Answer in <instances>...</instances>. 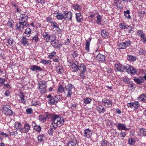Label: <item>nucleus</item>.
<instances>
[{
  "label": "nucleus",
  "instance_id": "nucleus-1",
  "mask_svg": "<svg viewBox=\"0 0 146 146\" xmlns=\"http://www.w3.org/2000/svg\"><path fill=\"white\" fill-rule=\"evenodd\" d=\"M20 17L21 19L19 23L17 24L16 26L19 30H21L23 29L24 27H27L29 25L26 23L28 18L27 15L23 14H21Z\"/></svg>",
  "mask_w": 146,
  "mask_h": 146
},
{
  "label": "nucleus",
  "instance_id": "nucleus-2",
  "mask_svg": "<svg viewBox=\"0 0 146 146\" xmlns=\"http://www.w3.org/2000/svg\"><path fill=\"white\" fill-rule=\"evenodd\" d=\"M51 119L53 121L52 123L54 125H56L57 127L61 126L64 122L63 117H60L59 115L55 114L51 115Z\"/></svg>",
  "mask_w": 146,
  "mask_h": 146
},
{
  "label": "nucleus",
  "instance_id": "nucleus-3",
  "mask_svg": "<svg viewBox=\"0 0 146 146\" xmlns=\"http://www.w3.org/2000/svg\"><path fill=\"white\" fill-rule=\"evenodd\" d=\"M72 88L73 86L70 84H69L65 86L64 88V93L66 94H67V97H69L72 94Z\"/></svg>",
  "mask_w": 146,
  "mask_h": 146
},
{
  "label": "nucleus",
  "instance_id": "nucleus-4",
  "mask_svg": "<svg viewBox=\"0 0 146 146\" xmlns=\"http://www.w3.org/2000/svg\"><path fill=\"white\" fill-rule=\"evenodd\" d=\"M39 85V89L41 93L42 94H44L46 92V86L44 82L40 81L38 82Z\"/></svg>",
  "mask_w": 146,
  "mask_h": 146
},
{
  "label": "nucleus",
  "instance_id": "nucleus-5",
  "mask_svg": "<svg viewBox=\"0 0 146 146\" xmlns=\"http://www.w3.org/2000/svg\"><path fill=\"white\" fill-rule=\"evenodd\" d=\"M10 106L8 105H4L3 108V112L6 114L12 115L13 113L12 111L9 108Z\"/></svg>",
  "mask_w": 146,
  "mask_h": 146
},
{
  "label": "nucleus",
  "instance_id": "nucleus-6",
  "mask_svg": "<svg viewBox=\"0 0 146 146\" xmlns=\"http://www.w3.org/2000/svg\"><path fill=\"white\" fill-rule=\"evenodd\" d=\"M131 44V42L129 40L125 41V42L120 43L119 45L120 49H125L127 46H128Z\"/></svg>",
  "mask_w": 146,
  "mask_h": 146
},
{
  "label": "nucleus",
  "instance_id": "nucleus-7",
  "mask_svg": "<svg viewBox=\"0 0 146 146\" xmlns=\"http://www.w3.org/2000/svg\"><path fill=\"white\" fill-rule=\"evenodd\" d=\"M70 66V69L73 72H76L79 70L78 63L77 62L72 63Z\"/></svg>",
  "mask_w": 146,
  "mask_h": 146
},
{
  "label": "nucleus",
  "instance_id": "nucleus-8",
  "mask_svg": "<svg viewBox=\"0 0 146 146\" xmlns=\"http://www.w3.org/2000/svg\"><path fill=\"white\" fill-rule=\"evenodd\" d=\"M127 67L128 68H127L126 72H127L128 73L133 74H135L137 73L136 69L134 68L131 66L128 65Z\"/></svg>",
  "mask_w": 146,
  "mask_h": 146
},
{
  "label": "nucleus",
  "instance_id": "nucleus-9",
  "mask_svg": "<svg viewBox=\"0 0 146 146\" xmlns=\"http://www.w3.org/2000/svg\"><path fill=\"white\" fill-rule=\"evenodd\" d=\"M116 127L117 129L119 130H124L128 131L129 129L126 127V125L123 124L119 123L117 125Z\"/></svg>",
  "mask_w": 146,
  "mask_h": 146
},
{
  "label": "nucleus",
  "instance_id": "nucleus-10",
  "mask_svg": "<svg viewBox=\"0 0 146 146\" xmlns=\"http://www.w3.org/2000/svg\"><path fill=\"white\" fill-rule=\"evenodd\" d=\"M121 2L122 0H115L113 5L116 6L117 8L121 9L123 8V6L121 4Z\"/></svg>",
  "mask_w": 146,
  "mask_h": 146
},
{
  "label": "nucleus",
  "instance_id": "nucleus-11",
  "mask_svg": "<svg viewBox=\"0 0 146 146\" xmlns=\"http://www.w3.org/2000/svg\"><path fill=\"white\" fill-rule=\"evenodd\" d=\"M64 19L66 20H71L72 19V13L70 12H68L66 13L65 12L64 13Z\"/></svg>",
  "mask_w": 146,
  "mask_h": 146
},
{
  "label": "nucleus",
  "instance_id": "nucleus-12",
  "mask_svg": "<svg viewBox=\"0 0 146 146\" xmlns=\"http://www.w3.org/2000/svg\"><path fill=\"white\" fill-rule=\"evenodd\" d=\"M79 70L82 74H84L86 71V65L83 64H81L79 67Z\"/></svg>",
  "mask_w": 146,
  "mask_h": 146
},
{
  "label": "nucleus",
  "instance_id": "nucleus-13",
  "mask_svg": "<svg viewBox=\"0 0 146 146\" xmlns=\"http://www.w3.org/2000/svg\"><path fill=\"white\" fill-rule=\"evenodd\" d=\"M30 125L28 124H26L24 125L23 127H22L21 132L23 133H27L30 129Z\"/></svg>",
  "mask_w": 146,
  "mask_h": 146
},
{
  "label": "nucleus",
  "instance_id": "nucleus-14",
  "mask_svg": "<svg viewBox=\"0 0 146 146\" xmlns=\"http://www.w3.org/2000/svg\"><path fill=\"white\" fill-rule=\"evenodd\" d=\"M56 127L57 126L54 125L52 123L50 126V129L48 131V134L50 135H52L54 131L56 129Z\"/></svg>",
  "mask_w": 146,
  "mask_h": 146
},
{
  "label": "nucleus",
  "instance_id": "nucleus-15",
  "mask_svg": "<svg viewBox=\"0 0 146 146\" xmlns=\"http://www.w3.org/2000/svg\"><path fill=\"white\" fill-rule=\"evenodd\" d=\"M47 98H49L48 101V102L49 104H55L54 99V97H52L51 94L48 95L46 97Z\"/></svg>",
  "mask_w": 146,
  "mask_h": 146
},
{
  "label": "nucleus",
  "instance_id": "nucleus-16",
  "mask_svg": "<svg viewBox=\"0 0 146 146\" xmlns=\"http://www.w3.org/2000/svg\"><path fill=\"white\" fill-rule=\"evenodd\" d=\"M96 58L99 61H104L105 60V56L100 53L96 56Z\"/></svg>",
  "mask_w": 146,
  "mask_h": 146
},
{
  "label": "nucleus",
  "instance_id": "nucleus-17",
  "mask_svg": "<svg viewBox=\"0 0 146 146\" xmlns=\"http://www.w3.org/2000/svg\"><path fill=\"white\" fill-rule=\"evenodd\" d=\"M133 80L135 82L139 84H140L141 83H143L144 82L143 77L141 76H140L138 78H134Z\"/></svg>",
  "mask_w": 146,
  "mask_h": 146
},
{
  "label": "nucleus",
  "instance_id": "nucleus-18",
  "mask_svg": "<svg viewBox=\"0 0 146 146\" xmlns=\"http://www.w3.org/2000/svg\"><path fill=\"white\" fill-rule=\"evenodd\" d=\"M102 102L104 103L105 106L107 105L109 107H111L112 106V102L109 100H102Z\"/></svg>",
  "mask_w": 146,
  "mask_h": 146
},
{
  "label": "nucleus",
  "instance_id": "nucleus-19",
  "mask_svg": "<svg viewBox=\"0 0 146 146\" xmlns=\"http://www.w3.org/2000/svg\"><path fill=\"white\" fill-rule=\"evenodd\" d=\"M76 18L78 22H81L83 21V17L80 13H77L76 14Z\"/></svg>",
  "mask_w": 146,
  "mask_h": 146
},
{
  "label": "nucleus",
  "instance_id": "nucleus-20",
  "mask_svg": "<svg viewBox=\"0 0 146 146\" xmlns=\"http://www.w3.org/2000/svg\"><path fill=\"white\" fill-rule=\"evenodd\" d=\"M92 38H90L88 40H86V42L85 49L86 51L87 52L89 51V46L90 45V42Z\"/></svg>",
  "mask_w": 146,
  "mask_h": 146
},
{
  "label": "nucleus",
  "instance_id": "nucleus-21",
  "mask_svg": "<svg viewBox=\"0 0 146 146\" xmlns=\"http://www.w3.org/2000/svg\"><path fill=\"white\" fill-rule=\"evenodd\" d=\"M15 128L21 132L22 126L21 124L18 122H15Z\"/></svg>",
  "mask_w": 146,
  "mask_h": 146
},
{
  "label": "nucleus",
  "instance_id": "nucleus-22",
  "mask_svg": "<svg viewBox=\"0 0 146 146\" xmlns=\"http://www.w3.org/2000/svg\"><path fill=\"white\" fill-rule=\"evenodd\" d=\"M84 135L87 137H91L92 135L91 131L89 129H85L84 131Z\"/></svg>",
  "mask_w": 146,
  "mask_h": 146
},
{
  "label": "nucleus",
  "instance_id": "nucleus-23",
  "mask_svg": "<svg viewBox=\"0 0 146 146\" xmlns=\"http://www.w3.org/2000/svg\"><path fill=\"white\" fill-rule=\"evenodd\" d=\"M30 69L33 71H41L42 70L41 68L39 66L36 65H33L31 66Z\"/></svg>",
  "mask_w": 146,
  "mask_h": 146
},
{
  "label": "nucleus",
  "instance_id": "nucleus-24",
  "mask_svg": "<svg viewBox=\"0 0 146 146\" xmlns=\"http://www.w3.org/2000/svg\"><path fill=\"white\" fill-rule=\"evenodd\" d=\"M77 144V140L76 139L72 140L68 143L67 146H76Z\"/></svg>",
  "mask_w": 146,
  "mask_h": 146
},
{
  "label": "nucleus",
  "instance_id": "nucleus-25",
  "mask_svg": "<svg viewBox=\"0 0 146 146\" xmlns=\"http://www.w3.org/2000/svg\"><path fill=\"white\" fill-rule=\"evenodd\" d=\"M138 99L141 102H146V96L144 94L141 95L139 97Z\"/></svg>",
  "mask_w": 146,
  "mask_h": 146
},
{
  "label": "nucleus",
  "instance_id": "nucleus-26",
  "mask_svg": "<svg viewBox=\"0 0 146 146\" xmlns=\"http://www.w3.org/2000/svg\"><path fill=\"white\" fill-rule=\"evenodd\" d=\"M97 110L99 113H104L105 111L104 107L101 105L98 106L97 107Z\"/></svg>",
  "mask_w": 146,
  "mask_h": 146
},
{
  "label": "nucleus",
  "instance_id": "nucleus-27",
  "mask_svg": "<svg viewBox=\"0 0 146 146\" xmlns=\"http://www.w3.org/2000/svg\"><path fill=\"white\" fill-rule=\"evenodd\" d=\"M138 134L141 136H146V130L144 129H141Z\"/></svg>",
  "mask_w": 146,
  "mask_h": 146
},
{
  "label": "nucleus",
  "instance_id": "nucleus-28",
  "mask_svg": "<svg viewBox=\"0 0 146 146\" xmlns=\"http://www.w3.org/2000/svg\"><path fill=\"white\" fill-rule=\"evenodd\" d=\"M119 27L122 29H129V27L131 28V27L127 25L126 24L124 23H120L119 25Z\"/></svg>",
  "mask_w": 146,
  "mask_h": 146
},
{
  "label": "nucleus",
  "instance_id": "nucleus-29",
  "mask_svg": "<svg viewBox=\"0 0 146 146\" xmlns=\"http://www.w3.org/2000/svg\"><path fill=\"white\" fill-rule=\"evenodd\" d=\"M48 117V116L47 114L45 115H40L39 117V120L41 122H44L46 120V119Z\"/></svg>",
  "mask_w": 146,
  "mask_h": 146
},
{
  "label": "nucleus",
  "instance_id": "nucleus-30",
  "mask_svg": "<svg viewBox=\"0 0 146 146\" xmlns=\"http://www.w3.org/2000/svg\"><path fill=\"white\" fill-rule=\"evenodd\" d=\"M127 58L128 60L132 62L134 61L136 59V57L130 55H128L127 56Z\"/></svg>",
  "mask_w": 146,
  "mask_h": 146
},
{
  "label": "nucleus",
  "instance_id": "nucleus-31",
  "mask_svg": "<svg viewBox=\"0 0 146 146\" xmlns=\"http://www.w3.org/2000/svg\"><path fill=\"white\" fill-rule=\"evenodd\" d=\"M96 17L97 18V20H96L97 24L98 25H101L102 22V16L99 14H98V15L96 16Z\"/></svg>",
  "mask_w": 146,
  "mask_h": 146
},
{
  "label": "nucleus",
  "instance_id": "nucleus-32",
  "mask_svg": "<svg viewBox=\"0 0 146 146\" xmlns=\"http://www.w3.org/2000/svg\"><path fill=\"white\" fill-rule=\"evenodd\" d=\"M57 14L56 17L59 20H62L63 19H64V14H62L59 13H57Z\"/></svg>",
  "mask_w": 146,
  "mask_h": 146
},
{
  "label": "nucleus",
  "instance_id": "nucleus-33",
  "mask_svg": "<svg viewBox=\"0 0 146 146\" xmlns=\"http://www.w3.org/2000/svg\"><path fill=\"white\" fill-rule=\"evenodd\" d=\"M56 71L58 73H62L63 71L62 67L58 66L56 69Z\"/></svg>",
  "mask_w": 146,
  "mask_h": 146
},
{
  "label": "nucleus",
  "instance_id": "nucleus-34",
  "mask_svg": "<svg viewBox=\"0 0 146 146\" xmlns=\"http://www.w3.org/2000/svg\"><path fill=\"white\" fill-rule=\"evenodd\" d=\"M73 8L75 10L79 11L81 9L82 7L81 6L79 5H73Z\"/></svg>",
  "mask_w": 146,
  "mask_h": 146
},
{
  "label": "nucleus",
  "instance_id": "nucleus-35",
  "mask_svg": "<svg viewBox=\"0 0 146 146\" xmlns=\"http://www.w3.org/2000/svg\"><path fill=\"white\" fill-rule=\"evenodd\" d=\"M50 23H51V25L54 28H57L58 29H59V27L56 22L50 21Z\"/></svg>",
  "mask_w": 146,
  "mask_h": 146
},
{
  "label": "nucleus",
  "instance_id": "nucleus-36",
  "mask_svg": "<svg viewBox=\"0 0 146 146\" xmlns=\"http://www.w3.org/2000/svg\"><path fill=\"white\" fill-rule=\"evenodd\" d=\"M62 44L61 43H59V42H56L54 44L53 46L55 48H58L59 49H60V47L62 46Z\"/></svg>",
  "mask_w": 146,
  "mask_h": 146
},
{
  "label": "nucleus",
  "instance_id": "nucleus-37",
  "mask_svg": "<svg viewBox=\"0 0 146 146\" xmlns=\"http://www.w3.org/2000/svg\"><path fill=\"white\" fill-rule=\"evenodd\" d=\"M130 12L129 10H128L124 12V15L127 19H130L131 17L129 15Z\"/></svg>",
  "mask_w": 146,
  "mask_h": 146
},
{
  "label": "nucleus",
  "instance_id": "nucleus-38",
  "mask_svg": "<svg viewBox=\"0 0 146 146\" xmlns=\"http://www.w3.org/2000/svg\"><path fill=\"white\" fill-rule=\"evenodd\" d=\"M109 33L106 30H103L101 31V35L102 36H108Z\"/></svg>",
  "mask_w": 146,
  "mask_h": 146
},
{
  "label": "nucleus",
  "instance_id": "nucleus-39",
  "mask_svg": "<svg viewBox=\"0 0 146 146\" xmlns=\"http://www.w3.org/2000/svg\"><path fill=\"white\" fill-rule=\"evenodd\" d=\"M121 66V72H124V70L126 71H127V68L128 67V65H126V66H124L121 64H120Z\"/></svg>",
  "mask_w": 146,
  "mask_h": 146
},
{
  "label": "nucleus",
  "instance_id": "nucleus-40",
  "mask_svg": "<svg viewBox=\"0 0 146 146\" xmlns=\"http://www.w3.org/2000/svg\"><path fill=\"white\" fill-rule=\"evenodd\" d=\"M54 97L55 103H56L58 101H59L61 99V96L58 95H56Z\"/></svg>",
  "mask_w": 146,
  "mask_h": 146
},
{
  "label": "nucleus",
  "instance_id": "nucleus-41",
  "mask_svg": "<svg viewBox=\"0 0 146 146\" xmlns=\"http://www.w3.org/2000/svg\"><path fill=\"white\" fill-rule=\"evenodd\" d=\"M44 136L42 135H38L37 137L38 141L40 142H41L43 141Z\"/></svg>",
  "mask_w": 146,
  "mask_h": 146
},
{
  "label": "nucleus",
  "instance_id": "nucleus-42",
  "mask_svg": "<svg viewBox=\"0 0 146 146\" xmlns=\"http://www.w3.org/2000/svg\"><path fill=\"white\" fill-rule=\"evenodd\" d=\"M137 35L140 36H145V34L141 30H139L137 32Z\"/></svg>",
  "mask_w": 146,
  "mask_h": 146
},
{
  "label": "nucleus",
  "instance_id": "nucleus-43",
  "mask_svg": "<svg viewBox=\"0 0 146 146\" xmlns=\"http://www.w3.org/2000/svg\"><path fill=\"white\" fill-rule=\"evenodd\" d=\"M91 100L90 98H86L84 99V102L86 104H88L90 103Z\"/></svg>",
  "mask_w": 146,
  "mask_h": 146
},
{
  "label": "nucleus",
  "instance_id": "nucleus-44",
  "mask_svg": "<svg viewBox=\"0 0 146 146\" xmlns=\"http://www.w3.org/2000/svg\"><path fill=\"white\" fill-rule=\"evenodd\" d=\"M115 70H116V71H119L120 72H121V69L120 64H115Z\"/></svg>",
  "mask_w": 146,
  "mask_h": 146
},
{
  "label": "nucleus",
  "instance_id": "nucleus-45",
  "mask_svg": "<svg viewBox=\"0 0 146 146\" xmlns=\"http://www.w3.org/2000/svg\"><path fill=\"white\" fill-rule=\"evenodd\" d=\"M21 95L20 96V97L21 98V101L22 103H25V102L24 100V96L23 95V93H21Z\"/></svg>",
  "mask_w": 146,
  "mask_h": 146
},
{
  "label": "nucleus",
  "instance_id": "nucleus-46",
  "mask_svg": "<svg viewBox=\"0 0 146 146\" xmlns=\"http://www.w3.org/2000/svg\"><path fill=\"white\" fill-rule=\"evenodd\" d=\"M128 142L129 144L131 145L134 144L135 142V141L132 138H129Z\"/></svg>",
  "mask_w": 146,
  "mask_h": 146
},
{
  "label": "nucleus",
  "instance_id": "nucleus-47",
  "mask_svg": "<svg viewBox=\"0 0 146 146\" xmlns=\"http://www.w3.org/2000/svg\"><path fill=\"white\" fill-rule=\"evenodd\" d=\"M56 54V52L54 51L53 52L51 53L48 56V57L50 59L52 58L53 57L55 56V55Z\"/></svg>",
  "mask_w": 146,
  "mask_h": 146
},
{
  "label": "nucleus",
  "instance_id": "nucleus-48",
  "mask_svg": "<svg viewBox=\"0 0 146 146\" xmlns=\"http://www.w3.org/2000/svg\"><path fill=\"white\" fill-rule=\"evenodd\" d=\"M13 40L12 38H10L7 40V45H11L13 43Z\"/></svg>",
  "mask_w": 146,
  "mask_h": 146
},
{
  "label": "nucleus",
  "instance_id": "nucleus-49",
  "mask_svg": "<svg viewBox=\"0 0 146 146\" xmlns=\"http://www.w3.org/2000/svg\"><path fill=\"white\" fill-rule=\"evenodd\" d=\"M13 21H9L7 24V25L10 28H11L13 27Z\"/></svg>",
  "mask_w": 146,
  "mask_h": 146
},
{
  "label": "nucleus",
  "instance_id": "nucleus-50",
  "mask_svg": "<svg viewBox=\"0 0 146 146\" xmlns=\"http://www.w3.org/2000/svg\"><path fill=\"white\" fill-rule=\"evenodd\" d=\"M64 89L63 88L62 86V85H60L58 88V91L60 93H62V92H64Z\"/></svg>",
  "mask_w": 146,
  "mask_h": 146
},
{
  "label": "nucleus",
  "instance_id": "nucleus-51",
  "mask_svg": "<svg viewBox=\"0 0 146 146\" xmlns=\"http://www.w3.org/2000/svg\"><path fill=\"white\" fill-rule=\"evenodd\" d=\"M22 43L24 45L26 44H27L28 42L26 38L25 37H23L21 41Z\"/></svg>",
  "mask_w": 146,
  "mask_h": 146
},
{
  "label": "nucleus",
  "instance_id": "nucleus-52",
  "mask_svg": "<svg viewBox=\"0 0 146 146\" xmlns=\"http://www.w3.org/2000/svg\"><path fill=\"white\" fill-rule=\"evenodd\" d=\"M50 62V61L49 60H47L43 59L41 60V62L44 64H46L49 63Z\"/></svg>",
  "mask_w": 146,
  "mask_h": 146
},
{
  "label": "nucleus",
  "instance_id": "nucleus-53",
  "mask_svg": "<svg viewBox=\"0 0 146 146\" xmlns=\"http://www.w3.org/2000/svg\"><path fill=\"white\" fill-rule=\"evenodd\" d=\"M5 80V79L0 77V86L4 85Z\"/></svg>",
  "mask_w": 146,
  "mask_h": 146
},
{
  "label": "nucleus",
  "instance_id": "nucleus-54",
  "mask_svg": "<svg viewBox=\"0 0 146 146\" xmlns=\"http://www.w3.org/2000/svg\"><path fill=\"white\" fill-rule=\"evenodd\" d=\"M123 82L128 83L129 81V79L127 78H123L122 80Z\"/></svg>",
  "mask_w": 146,
  "mask_h": 146
},
{
  "label": "nucleus",
  "instance_id": "nucleus-55",
  "mask_svg": "<svg viewBox=\"0 0 146 146\" xmlns=\"http://www.w3.org/2000/svg\"><path fill=\"white\" fill-rule=\"evenodd\" d=\"M56 37H53V38H51V40H52V41H51V44L53 46L56 42V41L55 40Z\"/></svg>",
  "mask_w": 146,
  "mask_h": 146
},
{
  "label": "nucleus",
  "instance_id": "nucleus-56",
  "mask_svg": "<svg viewBox=\"0 0 146 146\" xmlns=\"http://www.w3.org/2000/svg\"><path fill=\"white\" fill-rule=\"evenodd\" d=\"M31 32L30 29L27 28L25 29V33L26 34H29L31 33Z\"/></svg>",
  "mask_w": 146,
  "mask_h": 146
},
{
  "label": "nucleus",
  "instance_id": "nucleus-57",
  "mask_svg": "<svg viewBox=\"0 0 146 146\" xmlns=\"http://www.w3.org/2000/svg\"><path fill=\"white\" fill-rule=\"evenodd\" d=\"M44 38H46V42H51V41H52L51 40H51V38H53V37H44Z\"/></svg>",
  "mask_w": 146,
  "mask_h": 146
},
{
  "label": "nucleus",
  "instance_id": "nucleus-58",
  "mask_svg": "<svg viewBox=\"0 0 146 146\" xmlns=\"http://www.w3.org/2000/svg\"><path fill=\"white\" fill-rule=\"evenodd\" d=\"M35 129L37 131H39L41 130V128L39 125H37L35 128Z\"/></svg>",
  "mask_w": 146,
  "mask_h": 146
},
{
  "label": "nucleus",
  "instance_id": "nucleus-59",
  "mask_svg": "<svg viewBox=\"0 0 146 146\" xmlns=\"http://www.w3.org/2000/svg\"><path fill=\"white\" fill-rule=\"evenodd\" d=\"M134 106H135V108L136 109H137L138 107L139 106V104L138 103V102H135L134 103Z\"/></svg>",
  "mask_w": 146,
  "mask_h": 146
},
{
  "label": "nucleus",
  "instance_id": "nucleus-60",
  "mask_svg": "<svg viewBox=\"0 0 146 146\" xmlns=\"http://www.w3.org/2000/svg\"><path fill=\"white\" fill-rule=\"evenodd\" d=\"M127 106L132 108V107L134 106V103L132 102H130V103H128L127 104Z\"/></svg>",
  "mask_w": 146,
  "mask_h": 146
},
{
  "label": "nucleus",
  "instance_id": "nucleus-61",
  "mask_svg": "<svg viewBox=\"0 0 146 146\" xmlns=\"http://www.w3.org/2000/svg\"><path fill=\"white\" fill-rule=\"evenodd\" d=\"M26 111L27 114H31L32 112V110L31 108L27 109L26 110Z\"/></svg>",
  "mask_w": 146,
  "mask_h": 146
},
{
  "label": "nucleus",
  "instance_id": "nucleus-62",
  "mask_svg": "<svg viewBox=\"0 0 146 146\" xmlns=\"http://www.w3.org/2000/svg\"><path fill=\"white\" fill-rule=\"evenodd\" d=\"M145 52V51L143 50L142 49H140L139 50V53L140 54H142Z\"/></svg>",
  "mask_w": 146,
  "mask_h": 146
},
{
  "label": "nucleus",
  "instance_id": "nucleus-63",
  "mask_svg": "<svg viewBox=\"0 0 146 146\" xmlns=\"http://www.w3.org/2000/svg\"><path fill=\"white\" fill-rule=\"evenodd\" d=\"M120 135L121 137H124L126 135V134L125 132L121 131L120 133Z\"/></svg>",
  "mask_w": 146,
  "mask_h": 146
},
{
  "label": "nucleus",
  "instance_id": "nucleus-64",
  "mask_svg": "<svg viewBox=\"0 0 146 146\" xmlns=\"http://www.w3.org/2000/svg\"><path fill=\"white\" fill-rule=\"evenodd\" d=\"M141 40L144 43H145L146 42V37H141Z\"/></svg>",
  "mask_w": 146,
  "mask_h": 146
}]
</instances>
